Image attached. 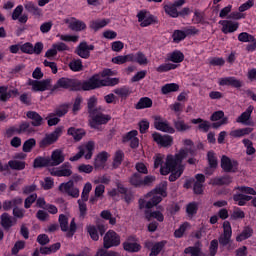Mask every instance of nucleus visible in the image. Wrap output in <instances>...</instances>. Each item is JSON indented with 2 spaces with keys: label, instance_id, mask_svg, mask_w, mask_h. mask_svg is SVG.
<instances>
[{
  "label": "nucleus",
  "instance_id": "1",
  "mask_svg": "<svg viewBox=\"0 0 256 256\" xmlns=\"http://www.w3.org/2000/svg\"><path fill=\"white\" fill-rule=\"evenodd\" d=\"M184 145L189 148L181 149L175 155H167L166 159L163 154H156L154 156V168L157 169L160 167L161 175H169V173H171L169 181H177V179L183 175V171H185L183 159H187L189 153H191L193 141L186 139L184 140ZM163 161H165V163H163Z\"/></svg>",
  "mask_w": 256,
  "mask_h": 256
},
{
  "label": "nucleus",
  "instance_id": "2",
  "mask_svg": "<svg viewBox=\"0 0 256 256\" xmlns=\"http://www.w3.org/2000/svg\"><path fill=\"white\" fill-rule=\"evenodd\" d=\"M113 75H115V72L111 69H105L100 74H96L83 82L82 89L91 91L92 89H99V87H113L119 83V78H111Z\"/></svg>",
  "mask_w": 256,
  "mask_h": 256
},
{
  "label": "nucleus",
  "instance_id": "3",
  "mask_svg": "<svg viewBox=\"0 0 256 256\" xmlns=\"http://www.w3.org/2000/svg\"><path fill=\"white\" fill-rule=\"evenodd\" d=\"M163 197H167V182H162L153 191L148 193L144 199L139 200L140 209H151L159 205L163 201Z\"/></svg>",
  "mask_w": 256,
  "mask_h": 256
},
{
  "label": "nucleus",
  "instance_id": "4",
  "mask_svg": "<svg viewBox=\"0 0 256 256\" xmlns=\"http://www.w3.org/2000/svg\"><path fill=\"white\" fill-rule=\"evenodd\" d=\"M95 105H97V98L91 97L88 100L90 127L93 129H99V125H105L106 123H109V121H111V117L101 113L99 109H95Z\"/></svg>",
  "mask_w": 256,
  "mask_h": 256
},
{
  "label": "nucleus",
  "instance_id": "5",
  "mask_svg": "<svg viewBox=\"0 0 256 256\" xmlns=\"http://www.w3.org/2000/svg\"><path fill=\"white\" fill-rule=\"evenodd\" d=\"M236 190L238 193L233 196V199L240 207L247 205V201H251L253 199V197L249 195H256L255 189L251 187L239 186Z\"/></svg>",
  "mask_w": 256,
  "mask_h": 256
},
{
  "label": "nucleus",
  "instance_id": "6",
  "mask_svg": "<svg viewBox=\"0 0 256 256\" xmlns=\"http://www.w3.org/2000/svg\"><path fill=\"white\" fill-rule=\"evenodd\" d=\"M59 224L61 231L67 232L68 231V237H73V234L77 230V224H75V219H72L69 226V216L65 214H61L59 216Z\"/></svg>",
  "mask_w": 256,
  "mask_h": 256
},
{
  "label": "nucleus",
  "instance_id": "7",
  "mask_svg": "<svg viewBox=\"0 0 256 256\" xmlns=\"http://www.w3.org/2000/svg\"><path fill=\"white\" fill-rule=\"evenodd\" d=\"M121 245V237L117 232L109 230L104 236V249H111V247H118Z\"/></svg>",
  "mask_w": 256,
  "mask_h": 256
},
{
  "label": "nucleus",
  "instance_id": "8",
  "mask_svg": "<svg viewBox=\"0 0 256 256\" xmlns=\"http://www.w3.org/2000/svg\"><path fill=\"white\" fill-rule=\"evenodd\" d=\"M154 127L157 131H162V133H175V128L169 124V122L160 116L154 117Z\"/></svg>",
  "mask_w": 256,
  "mask_h": 256
},
{
  "label": "nucleus",
  "instance_id": "9",
  "mask_svg": "<svg viewBox=\"0 0 256 256\" xmlns=\"http://www.w3.org/2000/svg\"><path fill=\"white\" fill-rule=\"evenodd\" d=\"M59 192L64 193L65 195H69L70 197H74L75 199L79 197V190L73 184V180H70L65 183H61L59 185Z\"/></svg>",
  "mask_w": 256,
  "mask_h": 256
},
{
  "label": "nucleus",
  "instance_id": "10",
  "mask_svg": "<svg viewBox=\"0 0 256 256\" xmlns=\"http://www.w3.org/2000/svg\"><path fill=\"white\" fill-rule=\"evenodd\" d=\"M63 134V127H58L52 133L45 136L44 139L40 142V147H47L48 145H53L57 139H59L60 135Z\"/></svg>",
  "mask_w": 256,
  "mask_h": 256
},
{
  "label": "nucleus",
  "instance_id": "11",
  "mask_svg": "<svg viewBox=\"0 0 256 256\" xmlns=\"http://www.w3.org/2000/svg\"><path fill=\"white\" fill-rule=\"evenodd\" d=\"M152 138L160 147H171V145H173V136L161 135L160 133L155 132L152 134Z\"/></svg>",
  "mask_w": 256,
  "mask_h": 256
},
{
  "label": "nucleus",
  "instance_id": "12",
  "mask_svg": "<svg viewBox=\"0 0 256 256\" xmlns=\"http://www.w3.org/2000/svg\"><path fill=\"white\" fill-rule=\"evenodd\" d=\"M219 25H221V31L225 35L229 33H235L239 29V22L233 20H220Z\"/></svg>",
  "mask_w": 256,
  "mask_h": 256
},
{
  "label": "nucleus",
  "instance_id": "13",
  "mask_svg": "<svg viewBox=\"0 0 256 256\" xmlns=\"http://www.w3.org/2000/svg\"><path fill=\"white\" fill-rule=\"evenodd\" d=\"M71 164L65 162L62 166L51 171V175L54 177H71L73 171L71 170Z\"/></svg>",
  "mask_w": 256,
  "mask_h": 256
},
{
  "label": "nucleus",
  "instance_id": "14",
  "mask_svg": "<svg viewBox=\"0 0 256 256\" xmlns=\"http://www.w3.org/2000/svg\"><path fill=\"white\" fill-rule=\"evenodd\" d=\"M223 234L219 237L220 245H229V241H231V235H233V231L231 230V223L229 221H225L223 223Z\"/></svg>",
  "mask_w": 256,
  "mask_h": 256
},
{
  "label": "nucleus",
  "instance_id": "15",
  "mask_svg": "<svg viewBox=\"0 0 256 256\" xmlns=\"http://www.w3.org/2000/svg\"><path fill=\"white\" fill-rule=\"evenodd\" d=\"M238 163L235 160H231L227 156H222L221 159V167L223 171H226L227 173H235L237 171Z\"/></svg>",
  "mask_w": 256,
  "mask_h": 256
},
{
  "label": "nucleus",
  "instance_id": "16",
  "mask_svg": "<svg viewBox=\"0 0 256 256\" xmlns=\"http://www.w3.org/2000/svg\"><path fill=\"white\" fill-rule=\"evenodd\" d=\"M137 17L141 27H149V25L155 23V16L151 15V13L147 11L139 12Z\"/></svg>",
  "mask_w": 256,
  "mask_h": 256
},
{
  "label": "nucleus",
  "instance_id": "17",
  "mask_svg": "<svg viewBox=\"0 0 256 256\" xmlns=\"http://www.w3.org/2000/svg\"><path fill=\"white\" fill-rule=\"evenodd\" d=\"M80 153H82V157L89 160L93 157V151H95V142L90 141L85 144H82L78 147Z\"/></svg>",
  "mask_w": 256,
  "mask_h": 256
},
{
  "label": "nucleus",
  "instance_id": "18",
  "mask_svg": "<svg viewBox=\"0 0 256 256\" xmlns=\"http://www.w3.org/2000/svg\"><path fill=\"white\" fill-rule=\"evenodd\" d=\"M48 161L50 167H57V165H61L65 161V154H63V151L56 149L52 152Z\"/></svg>",
  "mask_w": 256,
  "mask_h": 256
},
{
  "label": "nucleus",
  "instance_id": "19",
  "mask_svg": "<svg viewBox=\"0 0 256 256\" xmlns=\"http://www.w3.org/2000/svg\"><path fill=\"white\" fill-rule=\"evenodd\" d=\"M95 49V46L88 45L87 42H81L79 46L77 47V55L81 57L82 59H89L91 55V51Z\"/></svg>",
  "mask_w": 256,
  "mask_h": 256
},
{
  "label": "nucleus",
  "instance_id": "20",
  "mask_svg": "<svg viewBox=\"0 0 256 256\" xmlns=\"http://www.w3.org/2000/svg\"><path fill=\"white\" fill-rule=\"evenodd\" d=\"M50 81L49 80H42V81H37V80H29L28 81V85H30V87H32V91H47V89H49V85H50Z\"/></svg>",
  "mask_w": 256,
  "mask_h": 256
},
{
  "label": "nucleus",
  "instance_id": "21",
  "mask_svg": "<svg viewBox=\"0 0 256 256\" xmlns=\"http://www.w3.org/2000/svg\"><path fill=\"white\" fill-rule=\"evenodd\" d=\"M105 231H107V226L105 225H98L97 227L92 225L88 226V233L93 241H99V233L103 235Z\"/></svg>",
  "mask_w": 256,
  "mask_h": 256
},
{
  "label": "nucleus",
  "instance_id": "22",
  "mask_svg": "<svg viewBox=\"0 0 256 256\" xmlns=\"http://www.w3.org/2000/svg\"><path fill=\"white\" fill-rule=\"evenodd\" d=\"M253 106H249L246 111H244L236 120L237 123H242V125H253L251 121V114L253 113Z\"/></svg>",
  "mask_w": 256,
  "mask_h": 256
},
{
  "label": "nucleus",
  "instance_id": "23",
  "mask_svg": "<svg viewBox=\"0 0 256 256\" xmlns=\"http://www.w3.org/2000/svg\"><path fill=\"white\" fill-rule=\"evenodd\" d=\"M123 247L125 251H129L130 253H136L141 249V245L137 243V240H135L133 236L129 237L127 241L124 242Z\"/></svg>",
  "mask_w": 256,
  "mask_h": 256
},
{
  "label": "nucleus",
  "instance_id": "24",
  "mask_svg": "<svg viewBox=\"0 0 256 256\" xmlns=\"http://www.w3.org/2000/svg\"><path fill=\"white\" fill-rule=\"evenodd\" d=\"M64 23H66V25H68V27L72 31H83V29H85V27H87L85 25V23H83L75 18H67L64 20Z\"/></svg>",
  "mask_w": 256,
  "mask_h": 256
},
{
  "label": "nucleus",
  "instance_id": "25",
  "mask_svg": "<svg viewBox=\"0 0 256 256\" xmlns=\"http://www.w3.org/2000/svg\"><path fill=\"white\" fill-rule=\"evenodd\" d=\"M211 121H219L218 123L213 124L214 129L221 127V125H227L228 123V119L225 117V113L223 111L214 112L211 116Z\"/></svg>",
  "mask_w": 256,
  "mask_h": 256
},
{
  "label": "nucleus",
  "instance_id": "26",
  "mask_svg": "<svg viewBox=\"0 0 256 256\" xmlns=\"http://www.w3.org/2000/svg\"><path fill=\"white\" fill-rule=\"evenodd\" d=\"M109 159V153L101 152L99 153L94 160V167L95 169H105V163Z\"/></svg>",
  "mask_w": 256,
  "mask_h": 256
},
{
  "label": "nucleus",
  "instance_id": "27",
  "mask_svg": "<svg viewBox=\"0 0 256 256\" xmlns=\"http://www.w3.org/2000/svg\"><path fill=\"white\" fill-rule=\"evenodd\" d=\"M26 116L28 119H30L31 125H33V127H41V125H43V117H41L39 113L35 111H28Z\"/></svg>",
  "mask_w": 256,
  "mask_h": 256
},
{
  "label": "nucleus",
  "instance_id": "28",
  "mask_svg": "<svg viewBox=\"0 0 256 256\" xmlns=\"http://www.w3.org/2000/svg\"><path fill=\"white\" fill-rule=\"evenodd\" d=\"M13 21H19V23H25L28 19L27 14H23V7L17 6L12 13Z\"/></svg>",
  "mask_w": 256,
  "mask_h": 256
},
{
  "label": "nucleus",
  "instance_id": "29",
  "mask_svg": "<svg viewBox=\"0 0 256 256\" xmlns=\"http://www.w3.org/2000/svg\"><path fill=\"white\" fill-rule=\"evenodd\" d=\"M0 219L1 225L4 227V229H10V227H13V225L17 223V220L11 217L8 213H3Z\"/></svg>",
  "mask_w": 256,
  "mask_h": 256
},
{
  "label": "nucleus",
  "instance_id": "30",
  "mask_svg": "<svg viewBox=\"0 0 256 256\" xmlns=\"http://www.w3.org/2000/svg\"><path fill=\"white\" fill-rule=\"evenodd\" d=\"M165 243H166L165 241H162L153 245L152 242H146L145 245L148 249L152 248L150 255L157 256L158 253H161L163 247H165Z\"/></svg>",
  "mask_w": 256,
  "mask_h": 256
},
{
  "label": "nucleus",
  "instance_id": "31",
  "mask_svg": "<svg viewBox=\"0 0 256 256\" xmlns=\"http://www.w3.org/2000/svg\"><path fill=\"white\" fill-rule=\"evenodd\" d=\"M132 55L131 63H138V65H148L149 59L142 52L130 53Z\"/></svg>",
  "mask_w": 256,
  "mask_h": 256
},
{
  "label": "nucleus",
  "instance_id": "32",
  "mask_svg": "<svg viewBox=\"0 0 256 256\" xmlns=\"http://www.w3.org/2000/svg\"><path fill=\"white\" fill-rule=\"evenodd\" d=\"M166 59L175 65V63H182L183 59H185V55H183L181 51L175 50L169 53Z\"/></svg>",
  "mask_w": 256,
  "mask_h": 256
},
{
  "label": "nucleus",
  "instance_id": "33",
  "mask_svg": "<svg viewBox=\"0 0 256 256\" xmlns=\"http://www.w3.org/2000/svg\"><path fill=\"white\" fill-rule=\"evenodd\" d=\"M203 183H205V176L203 174H197L194 184V193H196V195L203 193Z\"/></svg>",
  "mask_w": 256,
  "mask_h": 256
},
{
  "label": "nucleus",
  "instance_id": "34",
  "mask_svg": "<svg viewBox=\"0 0 256 256\" xmlns=\"http://www.w3.org/2000/svg\"><path fill=\"white\" fill-rule=\"evenodd\" d=\"M133 60V54H127V55H118L114 58H112V63L115 65H123L125 63H131Z\"/></svg>",
  "mask_w": 256,
  "mask_h": 256
},
{
  "label": "nucleus",
  "instance_id": "35",
  "mask_svg": "<svg viewBox=\"0 0 256 256\" xmlns=\"http://www.w3.org/2000/svg\"><path fill=\"white\" fill-rule=\"evenodd\" d=\"M191 123H193L194 125H198V129H200V131H204L205 133H207V131H209L211 124L201 118H197V119H192Z\"/></svg>",
  "mask_w": 256,
  "mask_h": 256
},
{
  "label": "nucleus",
  "instance_id": "36",
  "mask_svg": "<svg viewBox=\"0 0 256 256\" xmlns=\"http://www.w3.org/2000/svg\"><path fill=\"white\" fill-rule=\"evenodd\" d=\"M145 217L148 221H151V219H156V221H159L160 223L163 222L165 219L163 213L159 210L153 212L146 211Z\"/></svg>",
  "mask_w": 256,
  "mask_h": 256
},
{
  "label": "nucleus",
  "instance_id": "37",
  "mask_svg": "<svg viewBox=\"0 0 256 256\" xmlns=\"http://www.w3.org/2000/svg\"><path fill=\"white\" fill-rule=\"evenodd\" d=\"M68 135L73 136V139H75V141H81L85 136V131L83 129H76L71 127L68 129Z\"/></svg>",
  "mask_w": 256,
  "mask_h": 256
},
{
  "label": "nucleus",
  "instance_id": "38",
  "mask_svg": "<svg viewBox=\"0 0 256 256\" xmlns=\"http://www.w3.org/2000/svg\"><path fill=\"white\" fill-rule=\"evenodd\" d=\"M149 107H153V100L149 97L141 98L136 104V109H149Z\"/></svg>",
  "mask_w": 256,
  "mask_h": 256
},
{
  "label": "nucleus",
  "instance_id": "39",
  "mask_svg": "<svg viewBox=\"0 0 256 256\" xmlns=\"http://www.w3.org/2000/svg\"><path fill=\"white\" fill-rule=\"evenodd\" d=\"M163 95H169V93H175L176 91H179V84L176 83H169L161 88Z\"/></svg>",
  "mask_w": 256,
  "mask_h": 256
},
{
  "label": "nucleus",
  "instance_id": "40",
  "mask_svg": "<svg viewBox=\"0 0 256 256\" xmlns=\"http://www.w3.org/2000/svg\"><path fill=\"white\" fill-rule=\"evenodd\" d=\"M164 11L166 15H169V17H172L173 19H176V17H179V11H177L176 6L173 4L164 5Z\"/></svg>",
  "mask_w": 256,
  "mask_h": 256
},
{
  "label": "nucleus",
  "instance_id": "41",
  "mask_svg": "<svg viewBox=\"0 0 256 256\" xmlns=\"http://www.w3.org/2000/svg\"><path fill=\"white\" fill-rule=\"evenodd\" d=\"M253 132V128H240L230 132L231 137H245Z\"/></svg>",
  "mask_w": 256,
  "mask_h": 256
},
{
  "label": "nucleus",
  "instance_id": "42",
  "mask_svg": "<svg viewBox=\"0 0 256 256\" xmlns=\"http://www.w3.org/2000/svg\"><path fill=\"white\" fill-rule=\"evenodd\" d=\"M56 85L62 89H72L73 85H75V81L68 78H61L57 81Z\"/></svg>",
  "mask_w": 256,
  "mask_h": 256
},
{
  "label": "nucleus",
  "instance_id": "43",
  "mask_svg": "<svg viewBox=\"0 0 256 256\" xmlns=\"http://www.w3.org/2000/svg\"><path fill=\"white\" fill-rule=\"evenodd\" d=\"M179 67L177 64H173L171 62L161 64L156 68L158 73H167V71H172L173 69H177Z\"/></svg>",
  "mask_w": 256,
  "mask_h": 256
},
{
  "label": "nucleus",
  "instance_id": "44",
  "mask_svg": "<svg viewBox=\"0 0 256 256\" xmlns=\"http://www.w3.org/2000/svg\"><path fill=\"white\" fill-rule=\"evenodd\" d=\"M107 25H109V20L102 19L92 21L90 27L91 29H94V31H99V29H103V27H107Z\"/></svg>",
  "mask_w": 256,
  "mask_h": 256
},
{
  "label": "nucleus",
  "instance_id": "45",
  "mask_svg": "<svg viewBox=\"0 0 256 256\" xmlns=\"http://www.w3.org/2000/svg\"><path fill=\"white\" fill-rule=\"evenodd\" d=\"M186 255L201 256V245L198 243L195 246L188 247L184 250Z\"/></svg>",
  "mask_w": 256,
  "mask_h": 256
},
{
  "label": "nucleus",
  "instance_id": "46",
  "mask_svg": "<svg viewBox=\"0 0 256 256\" xmlns=\"http://www.w3.org/2000/svg\"><path fill=\"white\" fill-rule=\"evenodd\" d=\"M8 165L11 169L16 171H23V169H25V161L23 160H10Z\"/></svg>",
  "mask_w": 256,
  "mask_h": 256
},
{
  "label": "nucleus",
  "instance_id": "47",
  "mask_svg": "<svg viewBox=\"0 0 256 256\" xmlns=\"http://www.w3.org/2000/svg\"><path fill=\"white\" fill-rule=\"evenodd\" d=\"M57 37H59L60 41H66V43H77L79 41L78 35L62 34L57 35Z\"/></svg>",
  "mask_w": 256,
  "mask_h": 256
},
{
  "label": "nucleus",
  "instance_id": "48",
  "mask_svg": "<svg viewBox=\"0 0 256 256\" xmlns=\"http://www.w3.org/2000/svg\"><path fill=\"white\" fill-rule=\"evenodd\" d=\"M33 167H35V168H39V167H51V166L49 165V158L37 157V158L34 160Z\"/></svg>",
  "mask_w": 256,
  "mask_h": 256
},
{
  "label": "nucleus",
  "instance_id": "49",
  "mask_svg": "<svg viewBox=\"0 0 256 256\" xmlns=\"http://www.w3.org/2000/svg\"><path fill=\"white\" fill-rule=\"evenodd\" d=\"M242 143L246 149V154L248 155H255V147H253V142L247 138L242 140Z\"/></svg>",
  "mask_w": 256,
  "mask_h": 256
},
{
  "label": "nucleus",
  "instance_id": "50",
  "mask_svg": "<svg viewBox=\"0 0 256 256\" xmlns=\"http://www.w3.org/2000/svg\"><path fill=\"white\" fill-rule=\"evenodd\" d=\"M208 163L210 165V169H216L219 162L217 161V155L214 154L213 151H209L207 154Z\"/></svg>",
  "mask_w": 256,
  "mask_h": 256
},
{
  "label": "nucleus",
  "instance_id": "51",
  "mask_svg": "<svg viewBox=\"0 0 256 256\" xmlns=\"http://www.w3.org/2000/svg\"><path fill=\"white\" fill-rule=\"evenodd\" d=\"M253 235V229L247 227L245 228L240 235L236 237V241L241 242L245 241V239H249Z\"/></svg>",
  "mask_w": 256,
  "mask_h": 256
},
{
  "label": "nucleus",
  "instance_id": "52",
  "mask_svg": "<svg viewBox=\"0 0 256 256\" xmlns=\"http://www.w3.org/2000/svg\"><path fill=\"white\" fill-rule=\"evenodd\" d=\"M114 93L121 97L122 99H127L131 95V90L127 87L117 88L114 90Z\"/></svg>",
  "mask_w": 256,
  "mask_h": 256
},
{
  "label": "nucleus",
  "instance_id": "53",
  "mask_svg": "<svg viewBox=\"0 0 256 256\" xmlns=\"http://www.w3.org/2000/svg\"><path fill=\"white\" fill-rule=\"evenodd\" d=\"M11 99V90L7 86L0 87V101H8Z\"/></svg>",
  "mask_w": 256,
  "mask_h": 256
},
{
  "label": "nucleus",
  "instance_id": "54",
  "mask_svg": "<svg viewBox=\"0 0 256 256\" xmlns=\"http://www.w3.org/2000/svg\"><path fill=\"white\" fill-rule=\"evenodd\" d=\"M91 189H93V185L90 182H87L84 187L81 194L82 201H88L89 200V193H91Z\"/></svg>",
  "mask_w": 256,
  "mask_h": 256
},
{
  "label": "nucleus",
  "instance_id": "55",
  "mask_svg": "<svg viewBox=\"0 0 256 256\" xmlns=\"http://www.w3.org/2000/svg\"><path fill=\"white\" fill-rule=\"evenodd\" d=\"M130 183L134 187H143V179L138 173H135L130 177Z\"/></svg>",
  "mask_w": 256,
  "mask_h": 256
},
{
  "label": "nucleus",
  "instance_id": "56",
  "mask_svg": "<svg viewBox=\"0 0 256 256\" xmlns=\"http://www.w3.org/2000/svg\"><path fill=\"white\" fill-rule=\"evenodd\" d=\"M174 127L176 130L183 132V131H189L191 129V126L185 123L183 120H177L174 121Z\"/></svg>",
  "mask_w": 256,
  "mask_h": 256
},
{
  "label": "nucleus",
  "instance_id": "57",
  "mask_svg": "<svg viewBox=\"0 0 256 256\" xmlns=\"http://www.w3.org/2000/svg\"><path fill=\"white\" fill-rule=\"evenodd\" d=\"M69 68L71 69V71H74V72L82 71L83 70V62L79 59L72 60L69 63Z\"/></svg>",
  "mask_w": 256,
  "mask_h": 256
},
{
  "label": "nucleus",
  "instance_id": "58",
  "mask_svg": "<svg viewBox=\"0 0 256 256\" xmlns=\"http://www.w3.org/2000/svg\"><path fill=\"white\" fill-rule=\"evenodd\" d=\"M36 141L33 138H30L29 140H26L23 144V151L24 153H31V150L36 145Z\"/></svg>",
  "mask_w": 256,
  "mask_h": 256
},
{
  "label": "nucleus",
  "instance_id": "59",
  "mask_svg": "<svg viewBox=\"0 0 256 256\" xmlns=\"http://www.w3.org/2000/svg\"><path fill=\"white\" fill-rule=\"evenodd\" d=\"M238 41L241 43H251V41H254V37L247 32H242L238 35Z\"/></svg>",
  "mask_w": 256,
  "mask_h": 256
},
{
  "label": "nucleus",
  "instance_id": "60",
  "mask_svg": "<svg viewBox=\"0 0 256 256\" xmlns=\"http://www.w3.org/2000/svg\"><path fill=\"white\" fill-rule=\"evenodd\" d=\"M189 227H190L189 223L187 222L183 223L177 230H175L174 232L175 237L177 238L183 237V235L185 234V231H187Z\"/></svg>",
  "mask_w": 256,
  "mask_h": 256
},
{
  "label": "nucleus",
  "instance_id": "61",
  "mask_svg": "<svg viewBox=\"0 0 256 256\" xmlns=\"http://www.w3.org/2000/svg\"><path fill=\"white\" fill-rule=\"evenodd\" d=\"M172 37L175 43H179V41H183V39L187 37V34L185 33V30H175Z\"/></svg>",
  "mask_w": 256,
  "mask_h": 256
},
{
  "label": "nucleus",
  "instance_id": "62",
  "mask_svg": "<svg viewBox=\"0 0 256 256\" xmlns=\"http://www.w3.org/2000/svg\"><path fill=\"white\" fill-rule=\"evenodd\" d=\"M49 127H53L59 123V117H57L56 113H50L46 117Z\"/></svg>",
  "mask_w": 256,
  "mask_h": 256
},
{
  "label": "nucleus",
  "instance_id": "63",
  "mask_svg": "<svg viewBox=\"0 0 256 256\" xmlns=\"http://www.w3.org/2000/svg\"><path fill=\"white\" fill-rule=\"evenodd\" d=\"M186 213H187L188 217H193V215H195V213H197V203L192 202V203L188 204L186 207Z\"/></svg>",
  "mask_w": 256,
  "mask_h": 256
},
{
  "label": "nucleus",
  "instance_id": "64",
  "mask_svg": "<svg viewBox=\"0 0 256 256\" xmlns=\"http://www.w3.org/2000/svg\"><path fill=\"white\" fill-rule=\"evenodd\" d=\"M79 173H93V166L90 164H81L78 166Z\"/></svg>",
  "mask_w": 256,
  "mask_h": 256
}]
</instances>
